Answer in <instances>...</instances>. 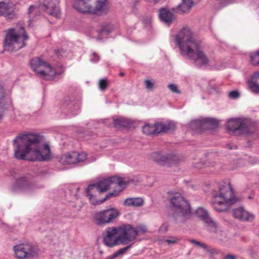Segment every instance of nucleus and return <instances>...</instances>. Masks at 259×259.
Masks as SVG:
<instances>
[{
  "label": "nucleus",
  "instance_id": "nucleus-1",
  "mask_svg": "<svg viewBox=\"0 0 259 259\" xmlns=\"http://www.w3.org/2000/svg\"><path fill=\"white\" fill-rule=\"evenodd\" d=\"M14 156L18 159L24 160L28 154L32 157L29 161H47L51 158V149L48 144L43 143V137L28 134L17 136L13 140Z\"/></svg>",
  "mask_w": 259,
  "mask_h": 259
},
{
  "label": "nucleus",
  "instance_id": "nucleus-2",
  "mask_svg": "<svg viewBox=\"0 0 259 259\" xmlns=\"http://www.w3.org/2000/svg\"><path fill=\"white\" fill-rule=\"evenodd\" d=\"M175 41L179 46L181 54L194 60L199 67L208 64L209 60L202 50L201 41L194 37L190 29L183 28L176 36Z\"/></svg>",
  "mask_w": 259,
  "mask_h": 259
},
{
  "label": "nucleus",
  "instance_id": "nucleus-3",
  "mask_svg": "<svg viewBox=\"0 0 259 259\" xmlns=\"http://www.w3.org/2000/svg\"><path fill=\"white\" fill-rule=\"evenodd\" d=\"M218 193L212 194L211 204L213 208L219 212L228 210L238 201L235 196L232 187L229 182H221L219 185Z\"/></svg>",
  "mask_w": 259,
  "mask_h": 259
},
{
  "label": "nucleus",
  "instance_id": "nucleus-4",
  "mask_svg": "<svg viewBox=\"0 0 259 259\" xmlns=\"http://www.w3.org/2000/svg\"><path fill=\"white\" fill-rule=\"evenodd\" d=\"M28 39L24 28L22 25L6 31L4 47L8 52L17 51L25 45V40Z\"/></svg>",
  "mask_w": 259,
  "mask_h": 259
},
{
  "label": "nucleus",
  "instance_id": "nucleus-5",
  "mask_svg": "<svg viewBox=\"0 0 259 259\" xmlns=\"http://www.w3.org/2000/svg\"><path fill=\"white\" fill-rule=\"evenodd\" d=\"M170 202L172 207V217L176 223H184L190 217V206L181 194H174Z\"/></svg>",
  "mask_w": 259,
  "mask_h": 259
},
{
  "label": "nucleus",
  "instance_id": "nucleus-6",
  "mask_svg": "<svg viewBox=\"0 0 259 259\" xmlns=\"http://www.w3.org/2000/svg\"><path fill=\"white\" fill-rule=\"evenodd\" d=\"M74 8L83 13L106 14L109 7L107 0H74Z\"/></svg>",
  "mask_w": 259,
  "mask_h": 259
},
{
  "label": "nucleus",
  "instance_id": "nucleus-7",
  "mask_svg": "<svg viewBox=\"0 0 259 259\" xmlns=\"http://www.w3.org/2000/svg\"><path fill=\"white\" fill-rule=\"evenodd\" d=\"M125 186L126 183L121 178L116 176L112 177L103 179L96 184L90 185L87 189V195L89 200H91L95 198L94 194L96 192L102 193L111 188H124Z\"/></svg>",
  "mask_w": 259,
  "mask_h": 259
},
{
  "label": "nucleus",
  "instance_id": "nucleus-8",
  "mask_svg": "<svg viewBox=\"0 0 259 259\" xmlns=\"http://www.w3.org/2000/svg\"><path fill=\"white\" fill-rule=\"evenodd\" d=\"M58 5V2L57 0H39L38 7L31 5L28 8V15L30 18L29 21H32L31 19L37 16L39 13L40 10L44 11L47 14L57 18H59L60 12Z\"/></svg>",
  "mask_w": 259,
  "mask_h": 259
},
{
  "label": "nucleus",
  "instance_id": "nucleus-9",
  "mask_svg": "<svg viewBox=\"0 0 259 259\" xmlns=\"http://www.w3.org/2000/svg\"><path fill=\"white\" fill-rule=\"evenodd\" d=\"M32 69L40 77L48 80L54 79L56 71L52 66L39 58H34L31 60Z\"/></svg>",
  "mask_w": 259,
  "mask_h": 259
},
{
  "label": "nucleus",
  "instance_id": "nucleus-10",
  "mask_svg": "<svg viewBox=\"0 0 259 259\" xmlns=\"http://www.w3.org/2000/svg\"><path fill=\"white\" fill-rule=\"evenodd\" d=\"M119 211L114 208L103 210L97 212L94 219L99 225H105L112 222L119 215Z\"/></svg>",
  "mask_w": 259,
  "mask_h": 259
},
{
  "label": "nucleus",
  "instance_id": "nucleus-11",
  "mask_svg": "<svg viewBox=\"0 0 259 259\" xmlns=\"http://www.w3.org/2000/svg\"><path fill=\"white\" fill-rule=\"evenodd\" d=\"M14 251L17 258L30 259L36 255L37 249L30 244H20L14 246Z\"/></svg>",
  "mask_w": 259,
  "mask_h": 259
},
{
  "label": "nucleus",
  "instance_id": "nucleus-12",
  "mask_svg": "<svg viewBox=\"0 0 259 259\" xmlns=\"http://www.w3.org/2000/svg\"><path fill=\"white\" fill-rule=\"evenodd\" d=\"M118 231L122 245L133 242L137 238L136 228L131 225L123 224L118 227Z\"/></svg>",
  "mask_w": 259,
  "mask_h": 259
},
{
  "label": "nucleus",
  "instance_id": "nucleus-13",
  "mask_svg": "<svg viewBox=\"0 0 259 259\" xmlns=\"http://www.w3.org/2000/svg\"><path fill=\"white\" fill-rule=\"evenodd\" d=\"M218 124L219 122L217 120L207 117L192 120L190 123V127L193 131L201 132L203 130H208Z\"/></svg>",
  "mask_w": 259,
  "mask_h": 259
},
{
  "label": "nucleus",
  "instance_id": "nucleus-14",
  "mask_svg": "<svg viewBox=\"0 0 259 259\" xmlns=\"http://www.w3.org/2000/svg\"><path fill=\"white\" fill-rule=\"evenodd\" d=\"M87 158L85 153L74 151L62 155L59 158V162L63 165L73 164L84 161Z\"/></svg>",
  "mask_w": 259,
  "mask_h": 259
},
{
  "label": "nucleus",
  "instance_id": "nucleus-15",
  "mask_svg": "<svg viewBox=\"0 0 259 259\" xmlns=\"http://www.w3.org/2000/svg\"><path fill=\"white\" fill-rule=\"evenodd\" d=\"M104 244L108 247L121 244V239L118 235V227L109 228L106 231V235L103 237Z\"/></svg>",
  "mask_w": 259,
  "mask_h": 259
},
{
  "label": "nucleus",
  "instance_id": "nucleus-16",
  "mask_svg": "<svg viewBox=\"0 0 259 259\" xmlns=\"http://www.w3.org/2000/svg\"><path fill=\"white\" fill-rule=\"evenodd\" d=\"M227 128L232 134L238 131L244 133H249L248 121L241 119H232L228 121Z\"/></svg>",
  "mask_w": 259,
  "mask_h": 259
},
{
  "label": "nucleus",
  "instance_id": "nucleus-17",
  "mask_svg": "<svg viewBox=\"0 0 259 259\" xmlns=\"http://www.w3.org/2000/svg\"><path fill=\"white\" fill-rule=\"evenodd\" d=\"M13 108V104L11 97L5 94L4 89L0 85V119L6 111Z\"/></svg>",
  "mask_w": 259,
  "mask_h": 259
},
{
  "label": "nucleus",
  "instance_id": "nucleus-18",
  "mask_svg": "<svg viewBox=\"0 0 259 259\" xmlns=\"http://www.w3.org/2000/svg\"><path fill=\"white\" fill-rule=\"evenodd\" d=\"M195 214L207 224L210 231H215L217 223L209 217L208 212L203 207H198L195 211Z\"/></svg>",
  "mask_w": 259,
  "mask_h": 259
},
{
  "label": "nucleus",
  "instance_id": "nucleus-19",
  "mask_svg": "<svg viewBox=\"0 0 259 259\" xmlns=\"http://www.w3.org/2000/svg\"><path fill=\"white\" fill-rule=\"evenodd\" d=\"M150 159L160 164H169L175 162L176 157L170 155H162L160 152H154L149 156Z\"/></svg>",
  "mask_w": 259,
  "mask_h": 259
},
{
  "label": "nucleus",
  "instance_id": "nucleus-20",
  "mask_svg": "<svg viewBox=\"0 0 259 259\" xmlns=\"http://www.w3.org/2000/svg\"><path fill=\"white\" fill-rule=\"evenodd\" d=\"M0 16L5 17L9 21L17 18L16 14L13 10L12 4L3 1L0 2Z\"/></svg>",
  "mask_w": 259,
  "mask_h": 259
},
{
  "label": "nucleus",
  "instance_id": "nucleus-21",
  "mask_svg": "<svg viewBox=\"0 0 259 259\" xmlns=\"http://www.w3.org/2000/svg\"><path fill=\"white\" fill-rule=\"evenodd\" d=\"M158 12L160 20L167 25H169L175 19V15L167 8H161Z\"/></svg>",
  "mask_w": 259,
  "mask_h": 259
},
{
  "label": "nucleus",
  "instance_id": "nucleus-22",
  "mask_svg": "<svg viewBox=\"0 0 259 259\" xmlns=\"http://www.w3.org/2000/svg\"><path fill=\"white\" fill-rule=\"evenodd\" d=\"M248 89L253 93L259 94V71L254 72L247 81Z\"/></svg>",
  "mask_w": 259,
  "mask_h": 259
},
{
  "label": "nucleus",
  "instance_id": "nucleus-23",
  "mask_svg": "<svg viewBox=\"0 0 259 259\" xmlns=\"http://www.w3.org/2000/svg\"><path fill=\"white\" fill-rule=\"evenodd\" d=\"M234 215L236 218L247 221H252L254 218L253 214L249 213L242 207L234 209Z\"/></svg>",
  "mask_w": 259,
  "mask_h": 259
},
{
  "label": "nucleus",
  "instance_id": "nucleus-24",
  "mask_svg": "<svg viewBox=\"0 0 259 259\" xmlns=\"http://www.w3.org/2000/svg\"><path fill=\"white\" fill-rule=\"evenodd\" d=\"M15 186L22 189H30L31 188V182L27 176H22L18 178Z\"/></svg>",
  "mask_w": 259,
  "mask_h": 259
},
{
  "label": "nucleus",
  "instance_id": "nucleus-25",
  "mask_svg": "<svg viewBox=\"0 0 259 259\" xmlns=\"http://www.w3.org/2000/svg\"><path fill=\"white\" fill-rule=\"evenodd\" d=\"M123 189L124 188H119L118 189L114 190L112 192L107 194L105 197L101 200H97L95 199V198H94L93 199L90 200V202L94 205L101 204L109 199L110 197H116L118 196L119 194V192H121Z\"/></svg>",
  "mask_w": 259,
  "mask_h": 259
},
{
  "label": "nucleus",
  "instance_id": "nucleus-26",
  "mask_svg": "<svg viewBox=\"0 0 259 259\" xmlns=\"http://www.w3.org/2000/svg\"><path fill=\"white\" fill-rule=\"evenodd\" d=\"M114 27L113 25L111 24H104L101 26V28L99 30V34L97 37V39L98 40H102L104 36L108 35L110 33H111Z\"/></svg>",
  "mask_w": 259,
  "mask_h": 259
},
{
  "label": "nucleus",
  "instance_id": "nucleus-27",
  "mask_svg": "<svg viewBox=\"0 0 259 259\" xmlns=\"http://www.w3.org/2000/svg\"><path fill=\"white\" fill-rule=\"evenodd\" d=\"M159 133L172 131L176 128V124L174 121H168L165 123L157 122Z\"/></svg>",
  "mask_w": 259,
  "mask_h": 259
},
{
  "label": "nucleus",
  "instance_id": "nucleus-28",
  "mask_svg": "<svg viewBox=\"0 0 259 259\" xmlns=\"http://www.w3.org/2000/svg\"><path fill=\"white\" fill-rule=\"evenodd\" d=\"M68 98L65 100V104L67 106V108L70 111V113L72 114H77V112L80 109V102L78 100L70 101L67 103Z\"/></svg>",
  "mask_w": 259,
  "mask_h": 259
},
{
  "label": "nucleus",
  "instance_id": "nucleus-29",
  "mask_svg": "<svg viewBox=\"0 0 259 259\" xmlns=\"http://www.w3.org/2000/svg\"><path fill=\"white\" fill-rule=\"evenodd\" d=\"M195 0H182L179 5L180 10L183 13L188 12L194 6Z\"/></svg>",
  "mask_w": 259,
  "mask_h": 259
},
{
  "label": "nucleus",
  "instance_id": "nucleus-30",
  "mask_svg": "<svg viewBox=\"0 0 259 259\" xmlns=\"http://www.w3.org/2000/svg\"><path fill=\"white\" fill-rule=\"evenodd\" d=\"M143 204V200L141 198H128L123 202L126 206H141Z\"/></svg>",
  "mask_w": 259,
  "mask_h": 259
},
{
  "label": "nucleus",
  "instance_id": "nucleus-31",
  "mask_svg": "<svg viewBox=\"0 0 259 259\" xmlns=\"http://www.w3.org/2000/svg\"><path fill=\"white\" fill-rule=\"evenodd\" d=\"M143 132L144 134L147 135L159 134L157 123H156L154 124H148L145 125L143 127Z\"/></svg>",
  "mask_w": 259,
  "mask_h": 259
},
{
  "label": "nucleus",
  "instance_id": "nucleus-32",
  "mask_svg": "<svg viewBox=\"0 0 259 259\" xmlns=\"http://www.w3.org/2000/svg\"><path fill=\"white\" fill-rule=\"evenodd\" d=\"M113 121L114 126L117 128L127 127L130 126L131 124V121L130 119L124 117H119L116 119H114Z\"/></svg>",
  "mask_w": 259,
  "mask_h": 259
},
{
  "label": "nucleus",
  "instance_id": "nucleus-33",
  "mask_svg": "<svg viewBox=\"0 0 259 259\" xmlns=\"http://www.w3.org/2000/svg\"><path fill=\"white\" fill-rule=\"evenodd\" d=\"M251 64L254 66H259V50L249 54Z\"/></svg>",
  "mask_w": 259,
  "mask_h": 259
},
{
  "label": "nucleus",
  "instance_id": "nucleus-34",
  "mask_svg": "<svg viewBox=\"0 0 259 259\" xmlns=\"http://www.w3.org/2000/svg\"><path fill=\"white\" fill-rule=\"evenodd\" d=\"M134 242L127 245V246L120 248L117 251L114 252L112 255V258H115L118 256L120 255L123 254L125 253L133 245Z\"/></svg>",
  "mask_w": 259,
  "mask_h": 259
},
{
  "label": "nucleus",
  "instance_id": "nucleus-35",
  "mask_svg": "<svg viewBox=\"0 0 259 259\" xmlns=\"http://www.w3.org/2000/svg\"><path fill=\"white\" fill-rule=\"evenodd\" d=\"M204 250L206 251L210 257H212L214 255L218 254L219 253V251L217 249L208 246V245L206 247V249Z\"/></svg>",
  "mask_w": 259,
  "mask_h": 259
},
{
  "label": "nucleus",
  "instance_id": "nucleus-36",
  "mask_svg": "<svg viewBox=\"0 0 259 259\" xmlns=\"http://www.w3.org/2000/svg\"><path fill=\"white\" fill-rule=\"evenodd\" d=\"M108 87L107 80L106 78L101 79L99 81V87L102 91H105Z\"/></svg>",
  "mask_w": 259,
  "mask_h": 259
},
{
  "label": "nucleus",
  "instance_id": "nucleus-37",
  "mask_svg": "<svg viewBox=\"0 0 259 259\" xmlns=\"http://www.w3.org/2000/svg\"><path fill=\"white\" fill-rule=\"evenodd\" d=\"M190 242H191L196 246L200 247V248H202L204 250L206 249V247L207 246V245L205 243L198 241L195 239L191 240Z\"/></svg>",
  "mask_w": 259,
  "mask_h": 259
},
{
  "label": "nucleus",
  "instance_id": "nucleus-38",
  "mask_svg": "<svg viewBox=\"0 0 259 259\" xmlns=\"http://www.w3.org/2000/svg\"><path fill=\"white\" fill-rule=\"evenodd\" d=\"M137 232V237L141 234H144L147 232V229L145 226L140 225L138 227L136 228Z\"/></svg>",
  "mask_w": 259,
  "mask_h": 259
},
{
  "label": "nucleus",
  "instance_id": "nucleus-39",
  "mask_svg": "<svg viewBox=\"0 0 259 259\" xmlns=\"http://www.w3.org/2000/svg\"><path fill=\"white\" fill-rule=\"evenodd\" d=\"M179 239L175 237H170L169 238L165 240V242L168 245L174 244L177 243L179 241Z\"/></svg>",
  "mask_w": 259,
  "mask_h": 259
},
{
  "label": "nucleus",
  "instance_id": "nucleus-40",
  "mask_svg": "<svg viewBox=\"0 0 259 259\" xmlns=\"http://www.w3.org/2000/svg\"><path fill=\"white\" fill-rule=\"evenodd\" d=\"M167 87L172 93H177V94L181 93L180 91L178 89L177 85L175 84H168Z\"/></svg>",
  "mask_w": 259,
  "mask_h": 259
},
{
  "label": "nucleus",
  "instance_id": "nucleus-41",
  "mask_svg": "<svg viewBox=\"0 0 259 259\" xmlns=\"http://www.w3.org/2000/svg\"><path fill=\"white\" fill-rule=\"evenodd\" d=\"M228 96L230 99H236L239 97L240 94L237 91H233L229 93Z\"/></svg>",
  "mask_w": 259,
  "mask_h": 259
},
{
  "label": "nucleus",
  "instance_id": "nucleus-42",
  "mask_svg": "<svg viewBox=\"0 0 259 259\" xmlns=\"http://www.w3.org/2000/svg\"><path fill=\"white\" fill-rule=\"evenodd\" d=\"M146 88L148 90H152L154 87V83L149 79H146L144 81Z\"/></svg>",
  "mask_w": 259,
  "mask_h": 259
},
{
  "label": "nucleus",
  "instance_id": "nucleus-43",
  "mask_svg": "<svg viewBox=\"0 0 259 259\" xmlns=\"http://www.w3.org/2000/svg\"><path fill=\"white\" fill-rule=\"evenodd\" d=\"M212 232L215 233L216 234V237L219 239H221L222 237L224 235V233L219 229H218V225L217 224L216 230L215 231H211Z\"/></svg>",
  "mask_w": 259,
  "mask_h": 259
},
{
  "label": "nucleus",
  "instance_id": "nucleus-44",
  "mask_svg": "<svg viewBox=\"0 0 259 259\" xmlns=\"http://www.w3.org/2000/svg\"><path fill=\"white\" fill-rule=\"evenodd\" d=\"M99 56L95 53H94L91 56L90 60L93 63H96L99 60Z\"/></svg>",
  "mask_w": 259,
  "mask_h": 259
},
{
  "label": "nucleus",
  "instance_id": "nucleus-45",
  "mask_svg": "<svg viewBox=\"0 0 259 259\" xmlns=\"http://www.w3.org/2000/svg\"><path fill=\"white\" fill-rule=\"evenodd\" d=\"M209 92L211 93H213L214 92H218L219 91L218 88L215 85H210L209 88Z\"/></svg>",
  "mask_w": 259,
  "mask_h": 259
},
{
  "label": "nucleus",
  "instance_id": "nucleus-46",
  "mask_svg": "<svg viewBox=\"0 0 259 259\" xmlns=\"http://www.w3.org/2000/svg\"><path fill=\"white\" fill-rule=\"evenodd\" d=\"M167 230V225L166 224L162 225L159 228V232L161 233H165Z\"/></svg>",
  "mask_w": 259,
  "mask_h": 259
},
{
  "label": "nucleus",
  "instance_id": "nucleus-47",
  "mask_svg": "<svg viewBox=\"0 0 259 259\" xmlns=\"http://www.w3.org/2000/svg\"><path fill=\"white\" fill-rule=\"evenodd\" d=\"M223 259H237V257L236 255L229 254L226 255Z\"/></svg>",
  "mask_w": 259,
  "mask_h": 259
},
{
  "label": "nucleus",
  "instance_id": "nucleus-48",
  "mask_svg": "<svg viewBox=\"0 0 259 259\" xmlns=\"http://www.w3.org/2000/svg\"><path fill=\"white\" fill-rule=\"evenodd\" d=\"M237 1V0H225L226 4H233L236 3Z\"/></svg>",
  "mask_w": 259,
  "mask_h": 259
},
{
  "label": "nucleus",
  "instance_id": "nucleus-49",
  "mask_svg": "<svg viewBox=\"0 0 259 259\" xmlns=\"http://www.w3.org/2000/svg\"><path fill=\"white\" fill-rule=\"evenodd\" d=\"M201 163H198L197 165H195L194 166L197 168H200L201 167Z\"/></svg>",
  "mask_w": 259,
  "mask_h": 259
},
{
  "label": "nucleus",
  "instance_id": "nucleus-50",
  "mask_svg": "<svg viewBox=\"0 0 259 259\" xmlns=\"http://www.w3.org/2000/svg\"><path fill=\"white\" fill-rule=\"evenodd\" d=\"M160 0H153V1H151L150 3L156 4V3H157Z\"/></svg>",
  "mask_w": 259,
  "mask_h": 259
},
{
  "label": "nucleus",
  "instance_id": "nucleus-51",
  "mask_svg": "<svg viewBox=\"0 0 259 259\" xmlns=\"http://www.w3.org/2000/svg\"><path fill=\"white\" fill-rule=\"evenodd\" d=\"M233 147H236V146H231L230 145H227V147H228V148H229V149H233Z\"/></svg>",
  "mask_w": 259,
  "mask_h": 259
},
{
  "label": "nucleus",
  "instance_id": "nucleus-52",
  "mask_svg": "<svg viewBox=\"0 0 259 259\" xmlns=\"http://www.w3.org/2000/svg\"><path fill=\"white\" fill-rule=\"evenodd\" d=\"M120 75L121 76H123L124 75V73H123V72L120 73Z\"/></svg>",
  "mask_w": 259,
  "mask_h": 259
}]
</instances>
